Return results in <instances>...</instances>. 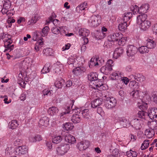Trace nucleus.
I'll return each mask as SVG.
<instances>
[{
  "instance_id": "f257e3e1",
  "label": "nucleus",
  "mask_w": 157,
  "mask_h": 157,
  "mask_svg": "<svg viewBox=\"0 0 157 157\" xmlns=\"http://www.w3.org/2000/svg\"><path fill=\"white\" fill-rule=\"evenodd\" d=\"M98 75L97 73L92 72L88 76V79L91 81L90 85L94 89H97L103 85L102 83L100 82L101 80L98 78Z\"/></svg>"
},
{
  "instance_id": "f03ea898",
  "label": "nucleus",
  "mask_w": 157,
  "mask_h": 157,
  "mask_svg": "<svg viewBox=\"0 0 157 157\" xmlns=\"http://www.w3.org/2000/svg\"><path fill=\"white\" fill-rule=\"evenodd\" d=\"M147 15L146 14L140 15L137 17V23L140 25L141 29L143 30H146L151 26V22L146 20Z\"/></svg>"
},
{
  "instance_id": "7ed1b4c3",
  "label": "nucleus",
  "mask_w": 157,
  "mask_h": 157,
  "mask_svg": "<svg viewBox=\"0 0 157 157\" xmlns=\"http://www.w3.org/2000/svg\"><path fill=\"white\" fill-rule=\"evenodd\" d=\"M104 99L105 100V106L107 109H110L116 105L117 100L113 97L109 95H105Z\"/></svg>"
},
{
  "instance_id": "20e7f679",
  "label": "nucleus",
  "mask_w": 157,
  "mask_h": 157,
  "mask_svg": "<svg viewBox=\"0 0 157 157\" xmlns=\"http://www.w3.org/2000/svg\"><path fill=\"white\" fill-rule=\"evenodd\" d=\"M11 4L9 0H6L4 1V3L3 4V8L1 12L3 14H6L7 15L11 14V11L9 10L11 6Z\"/></svg>"
},
{
  "instance_id": "39448f33",
  "label": "nucleus",
  "mask_w": 157,
  "mask_h": 157,
  "mask_svg": "<svg viewBox=\"0 0 157 157\" xmlns=\"http://www.w3.org/2000/svg\"><path fill=\"white\" fill-rule=\"evenodd\" d=\"M69 148L68 144H62L57 147L56 151L59 155H62L67 152Z\"/></svg>"
},
{
  "instance_id": "423d86ee",
  "label": "nucleus",
  "mask_w": 157,
  "mask_h": 157,
  "mask_svg": "<svg viewBox=\"0 0 157 157\" xmlns=\"http://www.w3.org/2000/svg\"><path fill=\"white\" fill-rule=\"evenodd\" d=\"M98 15H93L89 21V25L92 27H95L98 26L100 23L98 22V19L99 18Z\"/></svg>"
},
{
  "instance_id": "0eeeda50",
  "label": "nucleus",
  "mask_w": 157,
  "mask_h": 157,
  "mask_svg": "<svg viewBox=\"0 0 157 157\" xmlns=\"http://www.w3.org/2000/svg\"><path fill=\"white\" fill-rule=\"evenodd\" d=\"M126 50L127 55L129 57L135 55L137 51V48L133 45H128Z\"/></svg>"
},
{
  "instance_id": "6e6552de",
  "label": "nucleus",
  "mask_w": 157,
  "mask_h": 157,
  "mask_svg": "<svg viewBox=\"0 0 157 157\" xmlns=\"http://www.w3.org/2000/svg\"><path fill=\"white\" fill-rule=\"evenodd\" d=\"M122 34L120 33H114L109 35L108 40L109 42L117 41L120 37H121Z\"/></svg>"
},
{
  "instance_id": "1a4fd4ad",
  "label": "nucleus",
  "mask_w": 157,
  "mask_h": 157,
  "mask_svg": "<svg viewBox=\"0 0 157 157\" xmlns=\"http://www.w3.org/2000/svg\"><path fill=\"white\" fill-rule=\"evenodd\" d=\"M28 150V147L25 146H19L15 149V154L17 155H24L27 152Z\"/></svg>"
},
{
  "instance_id": "9d476101",
  "label": "nucleus",
  "mask_w": 157,
  "mask_h": 157,
  "mask_svg": "<svg viewBox=\"0 0 157 157\" xmlns=\"http://www.w3.org/2000/svg\"><path fill=\"white\" fill-rule=\"evenodd\" d=\"M90 144V142L88 140L82 141L78 144L77 147L79 151H82L88 148Z\"/></svg>"
},
{
  "instance_id": "9b49d317",
  "label": "nucleus",
  "mask_w": 157,
  "mask_h": 157,
  "mask_svg": "<svg viewBox=\"0 0 157 157\" xmlns=\"http://www.w3.org/2000/svg\"><path fill=\"white\" fill-rule=\"evenodd\" d=\"M148 116L151 120H156L157 118V108H151L149 112Z\"/></svg>"
},
{
  "instance_id": "f8f14e48",
  "label": "nucleus",
  "mask_w": 157,
  "mask_h": 157,
  "mask_svg": "<svg viewBox=\"0 0 157 157\" xmlns=\"http://www.w3.org/2000/svg\"><path fill=\"white\" fill-rule=\"evenodd\" d=\"M131 79L133 78L137 81L141 82L144 81L145 79V77L140 74H136L135 75H132L129 76Z\"/></svg>"
},
{
  "instance_id": "ddd939ff",
  "label": "nucleus",
  "mask_w": 157,
  "mask_h": 157,
  "mask_svg": "<svg viewBox=\"0 0 157 157\" xmlns=\"http://www.w3.org/2000/svg\"><path fill=\"white\" fill-rule=\"evenodd\" d=\"M89 65L90 67L92 68L94 66L98 65H101L102 64L101 63L100 60H98L97 58H92L90 60Z\"/></svg>"
},
{
  "instance_id": "4468645a",
  "label": "nucleus",
  "mask_w": 157,
  "mask_h": 157,
  "mask_svg": "<svg viewBox=\"0 0 157 157\" xmlns=\"http://www.w3.org/2000/svg\"><path fill=\"white\" fill-rule=\"evenodd\" d=\"M12 42L13 41L10 39L8 40L7 42L4 44V47L6 48L4 51V52H5L6 51H9L10 52L13 49L14 45L13 44L10 45Z\"/></svg>"
},
{
  "instance_id": "2eb2a0df",
  "label": "nucleus",
  "mask_w": 157,
  "mask_h": 157,
  "mask_svg": "<svg viewBox=\"0 0 157 157\" xmlns=\"http://www.w3.org/2000/svg\"><path fill=\"white\" fill-rule=\"evenodd\" d=\"M12 42L13 41L10 39L8 40L7 42L4 44V47L6 48L4 51V52H5L6 51H9L10 52L13 49L14 45L13 44L10 45Z\"/></svg>"
},
{
  "instance_id": "dca6fc26",
  "label": "nucleus",
  "mask_w": 157,
  "mask_h": 157,
  "mask_svg": "<svg viewBox=\"0 0 157 157\" xmlns=\"http://www.w3.org/2000/svg\"><path fill=\"white\" fill-rule=\"evenodd\" d=\"M112 68L110 66L106 65L102 67L100 69V71L106 75L110 74V71L112 70Z\"/></svg>"
},
{
  "instance_id": "f3484780",
  "label": "nucleus",
  "mask_w": 157,
  "mask_h": 157,
  "mask_svg": "<svg viewBox=\"0 0 157 157\" xmlns=\"http://www.w3.org/2000/svg\"><path fill=\"white\" fill-rule=\"evenodd\" d=\"M124 52V49L121 47L117 48L115 50L113 53V57L117 59L123 54Z\"/></svg>"
},
{
  "instance_id": "a211bd4d",
  "label": "nucleus",
  "mask_w": 157,
  "mask_h": 157,
  "mask_svg": "<svg viewBox=\"0 0 157 157\" xmlns=\"http://www.w3.org/2000/svg\"><path fill=\"white\" fill-rule=\"evenodd\" d=\"M49 118L47 117H44L41 118L39 122V124L40 126H47L49 124Z\"/></svg>"
},
{
  "instance_id": "6ab92c4d",
  "label": "nucleus",
  "mask_w": 157,
  "mask_h": 157,
  "mask_svg": "<svg viewBox=\"0 0 157 157\" xmlns=\"http://www.w3.org/2000/svg\"><path fill=\"white\" fill-rule=\"evenodd\" d=\"M149 8V5L148 4H143L138 9V12L142 15L146 13L147 10Z\"/></svg>"
},
{
  "instance_id": "aec40b11",
  "label": "nucleus",
  "mask_w": 157,
  "mask_h": 157,
  "mask_svg": "<svg viewBox=\"0 0 157 157\" xmlns=\"http://www.w3.org/2000/svg\"><path fill=\"white\" fill-rule=\"evenodd\" d=\"M65 140L66 142L71 144L75 143L76 141L75 137L70 134L66 135L65 137Z\"/></svg>"
},
{
  "instance_id": "412c9836",
  "label": "nucleus",
  "mask_w": 157,
  "mask_h": 157,
  "mask_svg": "<svg viewBox=\"0 0 157 157\" xmlns=\"http://www.w3.org/2000/svg\"><path fill=\"white\" fill-rule=\"evenodd\" d=\"M156 45V44L153 39L148 38L146 40V46L149 49H152L154 48Z\"/></svg>"
},
{
  "instance_id": "4be33fe9",
  "label": "nucleus",
  "mask_w": 157,
  "mask_h": 157,
  "mask_svg": "<svg viewBox=\"0 0 157 157\" xmlns=\"http://www.w3.org/2000/svg\"><path fill=\"white\" fill-rule=\"evenodd\" d=\"M102 103V99L101 98L96 99L91 102V107L93 108H96L101 105Z\"/></svg>"
},
{
  "instance_id": "5701e85b",
  "label": "nucleus",
  "mask_w": 157,
  "mask_h": 157,
  "mask_svg": "<svg viewBox=\"0 0 157 157\" xmlns=\"http://www.w3.org/2000/svg\"><path fill=\"white\" fill-rule=\"evenodd\" d=\"M111 78L113 80H121L122 78L121 74L119 71H116L111 74Z\"/></svg>"
},
{
  "instance_id": "b1692460",
  "label": "nucleus",
  "mask_w": 157,
  "mask_h": 157,
  "mask_svg": "<svg viewBox=\"0 0 157 157\" xmlns=\"http://www.w3.org/2000/svg\"><path fill=\"white\" fill-rule=\"evenodd\" d=\"M71 121L74 123H79L81 121L80 115L78 113L73 114L71 117Z\"/></svg>"
},
{
  "instance_id": "393cba45",
  "label": "nucleus",
  "mask_w": 157,
  "mask_h": 157,
  "mask_svg": "<svg viewBox=\"0 0 157 157\" xmlns=\"http://www.w3.org/2000/svg\"><path fill=\"white\" fill-rule=\"evenodd\" d=\"M93 36L96 39L99 40L104 38L106 36V35L100 31H97L94 34Z\"/></svg>"
},
{
  "instance_id": "a878e982",
  "label": "nucleus",
  "mask_w": 157,
  "mask_h": 157,
  "mask_svg": "<svg viewBox=\"0 0 157 157\" xmlns=\"http://www.w3.org/2000/svg\"><path fill=\"white\" fill-rule=\"evenodd\" d=\"M87 8V3L84 2L77 7L76 11L77 13H81V11Z\"/></svg>"
},
{
  "instance_id": "bb28decb",
  "label": "nucleus",
  "mask_w": 157,
  "mask_h": 157,
  "mask_svg": "<svg viewBox=\"0 0 157 157\" xmlns=\"http://www.w3.org/2000/svg\"><path fill=\"white\" fill-rule=\"evenodd\" d=\"M79 35L86 37L88 36L90 33L89 31L85 28H82L79 30L78 31Z\"/></svg>"
},
{
  "instance_id": "cd10ccee",
  "label": "nucleus",
  "mask_w": 157,
  "mask_h": 157,
  "mask_svg": "<svg viewBox=\"0 0 157 157\" xmlns=\"http://www.w3.org/2000/svg\"><path fill=\"white\" fill-rule=\"evenodd\" d=\"M155 134L154 130L151 128L147 129L145 132V135L149 138H152Z\"/></svg>"
},
{
  "instance_id": "c85d7f7f",
  "label": "nucleus",
  "mask_w": 157,
  "mask_h": 157,
  "mask_svg": "<svg viewBox=\"0 0 157 157\" xmlns=\"http://www.w3.org/2000/svg\"><path fill=\"white\" fill-rule=\"evenodd\" d=\"M58 109L55 106L51 107L49 108L48 110V113L52 116L56 115L58 113Z\"/></svg>"
},
{
  "instance_id": "c756f323",
  "label": "nucleus",
  "mask_w": 157,
  "mask_h": 157,
  "mask_svg": "<svg viewBox=\"0 0 157 157\" xmlns=\"http://www.w3.org/2000/svg\"><path fill=\"white\" fill-rule=\"evenodd\" d=\"M127 22H125L123 20L121 21V23L120 24L118 25V29L121 31H124L127 29Z\"/></svg>"
},
{
  "instance_id": "7c9ffc66",
  "label": "nucleus",
  "mask_w": 157,
  "mask_h": 157,
  "mask_svg": "<svg viewBox=\"0 0 157 157\" xmlns=\"http://www.w3.org/2000/svg\"><path fill=\"white\" fill-rule=\"evenodd\" d=\"M18 125L17 121L14 120L11 121V122L9 123V128L12 129H14L17 128Z\"/></svg>"
},
{
  "instance_id": "2f4dec72",
  "label": "nucleus",
  "mask_w": 157,
  "mask_h": 157,
  "mask_svg": "<svg viewBox=\"0 0 157 157\" xmlns=\"http://www.w3.org/2000/svg\"><path fill=\"white\" fill-rule=\"evenodd\" d=\"M56 16L55 14H52L51 16L49 17L48 19L46 20V24L49 23L50 22H52L53 24L55 25L56 24V22H57L59 21V20L57 19L54 20V18H56Z\"/></svg>"
},
{
  "instance_id": "473e14b6",
  "label": "nucleus",
  "mask_w": 157,
  "mask_h": 157,
  "mask_svg": "<svg viewBox=\"0 0 157 157\" xmlns=\"http://www.w3.org/2000/svg\"><path fill=\"white\" fill-rule=\"evenodd\" d=\"M53 52L52 48H47L44 49L43 51L44 55L46 56H51Z\"/></svg>"
},
{
  "instance_id": "72a5a7b5",
  "label": "nucleus",
  "mask_w": 157,
  "mask_h": 157,
  "mask_svg": "<svg viewBox=\"0 0 157 157\" xmlns=\"http://www.w3.org/2000/svg\"><path fill=\"white\" fill-rule=\"evenodd\" d=\"M63 129L67 131L71 130L74 128L73 124L71 123L67 122L63 126Z\"/></svg>"
},
{
  "instance_id": "f704fd0d",
  "label": "nucleus",
  "mask_w": 157,
  "mask_h": 157,
  "mask_svg": "<svg viewBox=\"0 0 157 157\" xmlns=\"http://www.w3.org/2000/svg\"><path fill=\"white\" fill-rule=\"evenodd\" d=\"M65 83L64 80L62 78H60L57 80L55 82L56 86L58 88H61L62 87V86Z\"/></svg>"
},
{
  "instance_id": "c9c22d12",
  "label": "nucleus",
  "mask_w": 157,
  "mask_h": 157,
  "mask_svg": "<svg viewBox=\"0 0 157 157\" xmlns=\"http://www.w3.org/2000/svg\"><path fill=\"white\" fill-rule=\"evenodd\" d=\"M132 12H128L124 14L123 21L127 22L132 17Z\"/></svg>"
},
{
  "instance_id": "e433bc0d",
  "label": "nucleus",
  "mask_w": 157,
  "mask_h": 157,
  "mask_svg": "<svg viewBox=\"0 0 157 157\" xmlns=\"http://www.w3.org/2000/svg\"><path fill=\"white\" fill-rule=\"evenodd\" d=\"M120 37L121 38H120L117 41L118 44L120 46H123L125 44L127 41V38L125 37H124L122 34V37Z\"/></svg>"
},
{
  "instance_id": "4c0bfd02",
  "label": "nucleus",
  "mask_w": 157,
  "mask_h": 157,
  "mask_svg": "<svg viewBox=\"0 0 157 157\" xmlns=\"http://www.w3.org/2000/svg\"><path fill=\"white\" fill-rule=\"evenodd\" d=\"M148 48L146 46H143L139 48L138 50L140 53L144 54L148 52Z\"/></svg>"
},
{
  "instance_id": "58836bf2",
  "label": "nucleus",
  "mask_w": 157,
  "mask_h": 157,
  "mask_svg": "<svg viewBox=\"0 0 157 157\" xmlns=\"http://www.w3.org/2000/svg\"><path fill=\"white\" fill-rule=\"evenodd\" d=\"M81 114L84 118L88 119L90 117L89 110L88 109H85L82 110Z\"/></svg>"
},
{
  "instance_id": "ea45409f",
  "label": "nucleus",
  "mask_w": 157,
  "mask_h": 157,
  "mask_svg": "<svg viewBox=\"0 0 157 157\" xmlns=\"http://www.w3.org/2000/svg\"><path fill=\"white\" fill-rule=\"evenodd\" d=\"M127 155L128 157H136L137 155V153L135 151L130 150L126 152Z\"/></svg>"
},
{
  "instance_id": "a19ab883",
  "label": "nucleus",
  "mask_w": 157,
  "mask_h": 157,
  "mask_svg": "<svg viewBox=\"0 0 157 157\" xmlns=\"http://www.w3.org/2000/svg\"><path fill=\"white\" fill-rule=\"evenodd\" d=\"M62 139L61 136H59L53 138L52 139V141L54 143L58 144L61 141Z\"/></svg>"
},
{
  "instance_id": "79ce46f5",
  "label": "nucleus",
  "mask_w": 157,
  "mask_h": 157,
  "mask_svg": "<svg viewBox=\"0 0 157 157\" xmlns=\"http://www.w3.org/2000/svg\"><path fill=\"white\" fill-rule=\"evenodd\" d=\"M49 67L50 65L48 64H46L41 70L42 73L44 74L49 72L50 71Z\"/></svg>"
},
{
  "instance_id": "37998d69",
  "label": "nucleus",
  "mask_w": 157,
  "mask_h": 157,
  "mask_svg": "<svg viewBox=\"0 0 157 157\" xmlns=\"http://www.w3.org/2000/svg\"><path fill=\"white\" fill-rule=\"evenodd\" d=\"M73 73L76 75H80L82 73V70L80 67H77L73 70Z\"/></svg>"
},
{
  "instance_id": "c03bdc74",
  "label": "nucleus",
  "mask_w": 157,
  "mask_h": 157,
  "mask_svg": "<svg viewBox=\"0 0 157 157\" xmlns=\"http://www.w3.org/2000/svg\"><path fill=\"white\" fill-rule=\"evenodd\" d=\"M149 140H145L144 141L143 143L142 144L141 147V149L142 150H144L147 148L149 146Z\"/></svg>"
},
{
  "instance_id": "a18cd8bd",
  "label": "nucleus",
  "mask_w": 157,
  "mask_h": 157,
  "mask_svg": "<svg viewBox=\"0 0 157 157\" xmlns=\"http://www.w3.org/2000/svg\"><path fill=\"white\" fill-rule=\"evenodd\" d=\"M14 152H15L14 150L11 147H7L5 153L7 155H12Z\"/></svg>"
},
{
  "instance_id": "49530a36",
  "label": "nucleus",
  "mask_w": 157,
  "mask_h": 157,
  "mask_svg": "<svg viewBox=\"0 0 157 157\" xmlns=\"http://www.w3.org/2000/svg\"><path fill=\"white\" fill-rule=\"evenodd\" d=\"M49 28L48 26H45L44 28L42 30V33H41V35L43 36H46L48 33Z\"/></svg>"
},
{
  "instance_id": "de8ad7c7",
  "label": "nucleus",
  "mask_w": 157,
  "mask_h": 157,
  "mask_svg": "<svg viewBox=\"0 0 157 157\" xmlns=\"http://www.w3.org/2000/svg\"><path fill=\"white\" fill-rule=\"evenodd\" d=\"M17 83L23 88L25 87V83L22 78H18Z\"/></svg>"
},
{
  "instance_id": "09e8293b",
  "label": "nucleus",
  "mask_w": 157,
  "mask_h": 157,
  "mask_svg": "<svg viewBox=\"0 0 157 157\" xmlns=\"http://www.w3.org/2000/svg\"><path fill=\"white\" fill-rule=\"evenodd\" d=\"M43 93L44 95L50 96L53 94V92L52 90L45 89L43 90Z\"/></svg>"
},
{
  "instance_id": "8fccbe9b",
  "label": "nucleus",
  "mask_w": 157,
  "mask_h": 157,
  "mask_svg": "<svg viewBox=\"0 0 157 157\" xmlns=\"http://www.w3.org/2000/svg\"><path fill=\"white\" fill-rule=\"evenodd\" d=\"M139 91L138 90H133L130 93V95L133 98H137L139 97Z\"/></svg>"
},
{
  "instance_id": "3c124183",
  "label": "nucleus",
  "mask_w": 157,
  "mask_h": 157,
  "mask_svg": "<svg viewBox=\"0 0 157 157\" xmlns=\"http://www.w3.org/2000/svg\"><path fill=\"white\" fill-rule=\"evenodd\" d=\"M146 113L144 110L139 111L137 113V115L140 118H144Z\"/></svg>"
},
{
  "instance_id": "603ef678",
  "label": "nucleus",
  "mask_w": 157,
  "mask_h": 157,
  "mask_svg": "<svg viewBox=\"0 0 157 157\" xmlns=\"http://www.w3.org/2000/svg\"><path fill=\"white\" fill-rule=\"evenodd\" d=\"M134 121V122H133L134 123L133 125L135 126V128H139L140 126V120L138 119H135Z\"/></svg>"
},
{
  "instance_id": "864d4df0",
  "label": "nucleus",
  "mask_w": 157,
  "mask_h": 157,
  "mask_svg": "<svg viewBox=\"0 0 157 157\" xmlns=\"http://www.w3.org/2000/svg\"><path fill=\"white\" fill-rule=\"evenodd\" d=\"M118 120L120 121L121 124H123V126L124 127L125 125H126L127 124V120L124 117H119L118 119Z\"/></svg>"
},
{
  "instance_id": "5fc2aeb1",
  "label": "nucleus",
  "mask_w": 157,
  "mask_h": 157,
  "mask_svg": "<svg viewBox=\"0 0 157 157\" xmlns=\"http://www.w3.org/2000/svg\"><path fill=\"white\" fill-rule=\"evenodd\" d=\"M74 100H71V102H70V103L72 104V106H71V107L70 106H67L66 107V109H67V110L68 111H67V112H64L63 113L64 114H68V113H70V112H71V111H68L69 110V109H70V108H72V106L74 104Z\"/></svg>"
},
{
  "instance_id": "6e6d98bb",
  "label": "nucleus",
  "mask_w": 157,
  "mask_h": 157,
  "mask_svg": "<svg viewBox=\"0 0 157 157\" xmlns=\"http://www.w3.org/2000/svg\"><path fill=\"white\" fill-rule=\"evenodd\" d=\"M52 31L53 33L55 34H58L60 32L59 29L56 27L52 28Z\"/></svg>"
},
{
  "instance_id": "4d7b16f0",
  "label": "nucleus",
  "mask_w": 157,
  "mask_h": 157,
  "mask_svg": "<svg viewBox=\"0 0 157 157\" xmlns=\"http://www.w3.org/2000/svg\"><path fill=\"white\" fill-rule=\"evenodd\" d=\"M151 128L153 129H157V122L156 121H153L151 124Z\"/></svg>"
},
{
  "instance_id": "13d9d810",
  "label": "nucleus",
  "mask_w": 157,
  "mask_h": 157,
  "mask_svg": "<svg viewBox=\"0 0 157 157\" xmlns=\"http://www.w3.org/2000/svg\"><path fill=\"white\" fill-rule=\"evenodd\" d=\"M36 16L35 15L34 17H32L31 19L27 23L28 25H31V24H34L36 22V21L35 20Z\"/></svg>"
},
{
  "instance_id": "bf43d9fd",
  "label": "nucleus",
  "mask_w": 157,
  "mask_h": 157,
  "mask_svg": "<svg viewBox=\"0 0 157 157\" xmlns=\"http://www.w3.org/2000/svg\"><path fill=\"white\" fill-rule=\"evenodd\" d=\"M138 107L141 110H145L147 108V104L144 103L142 104L141 105H139Z\"/></svg>"
},
{
  "instance_id": "052dcab7",
  "label": "nucleus",
  "mask_w": 157,
  "mask_h": 157,
  "mask_svg": "<svg viewBox=\"0 0 157 157\" xmlns=\"http://www.w3.org/2000/svg\"><path fill=\"white\" fill-rule=\"evenodd\" d=\"M22 143V140L20 139H17L14 141V144L16 145H20Z\"/></svg>"
},
{
  "instance_id": "680f3d73",
  "label": "nucleus",
  "mask_w": 157,
  "mask_h": 157,
  "mask_svg": "<svg viewBox=\"0 0 157 157\" xmlns=\"http://www.w3.org/2000/svg\"><path fill=\"white\" fill-rule=\"evenodd\" d=\"M108 31L107 29L105 28V27L103 26L101 28V31H100L102 33H105V35H106V36L107 35V32Z\"/></svg>"
},
{
  "instance_id": "e2e57ef3",
  "label": "nucleus",
  "mask_w": 157,
  "mask_h": 157,
  "mask_svg": "<svg viewBox=\"0 0 157 157\" xmlns=\"http://www.w3.org/2000/svg\"><path fill=\"white\" fill-rule=\"evenodd\" d=\"M113 61L112 60L109 59L107 61L106 65L107 66H110L112 67L113 66Z\"/></svg>"
},
{
  "instance_id": "0e129e2a",
  "label": "nucleus",
  "mask_w": 157,
  "mask_h": 157,
  "mask_svg": "<svg viewBox=\"0 0 157 157\" xmlns=\"http://www.w3.org/2000/svg\"><path fill=\"white\" fill-rule=\"evenodd\" d=\"M152 97H153L154 101L155 102L157 101V92H153L152 95Z\"/></svg>"
},
{
  "instance_id": "69168bd1",
  "label": "nucleus",
  "mask_w": 157,
  "mask_h": 157,
  "mask_svg": "<svg viewBox=\"0 0 157 157\" xmlns=\"http://www.w3.org/2000/svg\"><path fill=\"white\" fill-rule=\"evenodd\" d=\"M121 79L126 84H127L129 82L128 78L126 77H122V78Z\"/></svg>"
},
{
  "instance_id": "338daca9",
  "label": "nucleus",
  "mask_w": 157,
  "mask_h": 157,
  "mask_svg": "<svg viewBox=\"0 0 157 157\" xmlns=\"http://www.w3.org/2000/svg\"><path fill=\"white\" fill-rule=\"evenodd\" d=\"M29 140L31 142H35L36 141L35 136H31L29 138Z\"/></svg>"
},
{
  "instance_id": "774afa93",
  "label": "nucleus",
  "mask_w": 157,
  "mask_h": 157,
  "mask_svg": "<svg viewBox=\"0 0 157 157\" xmlns=\"http://www.w3.org/2000/svg\"><path fill=\"white\" fill-rule=\"evenodd\" d=\"M137 83L136 81L133 80L130 82L129 85L130 87L132 88L134 87L135 85Z\"/></svg>"
}]
</instances>
